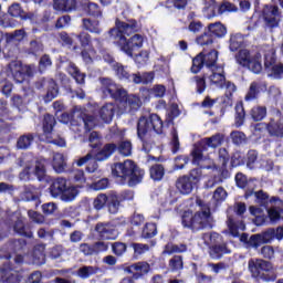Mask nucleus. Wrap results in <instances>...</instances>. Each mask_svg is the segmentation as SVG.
I'll use <instances>...</instances> for the list:
<instances>
[{"label":"nucleus","mask_w":283,"mask_h":283,"mask_svg":"<svg viewBox=\"0 0 283 283\" xmlns=\"http://www.w3.org/2000/svg\"><path fill=\"white\" fill-rule=\"evenodd\" d=\"M230 234L232 238H238L240 235V231H244V222L235 220L233 217H228L227 221Z\"/></svg>","instance_id":"393cba45"},{"label":"nucleus","mask_w":283,"mask_h":283,"mask_svg":"<svg viewBox=\"0 0 283 283\" xmlns=\"http://www.w3.org/2000/svg\"><path fill=\"white\" fill-rule=\"evenodd\" d=\"M163 133V119L157 114H151L149 117H140L137 124V135L144 142V149H147L146 138L154 134Z\"/></svg>","instance_id":"39448f33"},{"label":"nucleus","mask_w":283,"mask_h":283,"mask_svg":"<svg viewBox=\"0 0 283 283\" xmlns=\"http://www.w3.org/2000/svg\"><path fill=\"white\" fill-rule=\"evenodd\" d=\"M95 231L99 240H116V238H118V230H116V226L109 222H98L95 226Z\"/></svg>","instance_id":"4468645a"},{"label":"nucleus","mask_w":283,"mask_h":283,"mask_svg":"<svg viewBox=\"0 0 283 283\" xmlns=\"http://www.w3.org/2000/svg\"><path fill=\"white\" fill-rule=\"evenodd\" d=\"M210 85H214V87H224V83L227 77H224V69L214 67L211 70V74L209 75Z\"/></svg>","instance_id":"4be33fe9"},{"label":"nucleus","mask_w":283,"mask_h":283,"mask_svg":"<svg viewBox=\"0 0 283 283\" xmlns=\"http://www.w3.org/2000/svg\"><path fill=\"white\" fill-rule=\"evenodd\" d=\"M242 43H244V38L242 34H234L230 38V50L231 52L238 51L241 46Z\"/></svg>","instance_id":"de8ad7c7"},{"label":"nucleus","mask_w":283,"mask_h":283,"mask_svg":"<svg viewBox=\"0 0 283 283\" xmlns=\"http://www.w3.org/2000/svg\"><path fill=\"white\" fill-rule=\"evenodd\" d=\"M122 103L124 107V112L126 114H134V112H138L143 105V101L138 95H128L126 92V96L123 99H117Z\"/></svg>","instance_id":"2eb2a0df"},{"label":"nucleus","mask_w":283,"mask_h":283,"mask_svg":"<svg viewBox=\"0 0 283 283\" xmlns=\"http://www.w3.org/2000/svg\"><path fill=\"white\" fill-rule=\"evenodd\" d=\"M99 83L102 85L101 92L104 96H111L115 101H123L127 96V91L123 86L114 83L111 78L101 77Z\"/></svg>","instance_id":"9d476101"},{"label":"nucleus","mask_w":283,"mask_h":283,"mask_svg":"<svg viewBox=\"0 0 283 283\" xmlns=\"http://www.w3.org/2000/svg\"><path fill=\"white\" fill-rule=\"evenodd\" d=\"M73 118H80L86 129V132H91L96 127V118L94 116L88 115L83 112L81 106H75L73 108Z\"/></svg>","instance_id":"f3484780"},{"label":"nucleus","mask_w":283,"mask_h":283,"mask_svg":"<svg viewBox=\"0 0 283 283\" xmlns=\"http://www.w3.org/2000/svg\"><path fill=\"white\" fill-rule=\"evenodd\" d=\"M208 30L210 34L217 36L218 39H222V36H227V27L222 24V22H214L208 25Z\"/></svg>","instance_id":"2f4dec72"},{"label":"nucleus","mask_w":283,"mask_h":283,"mask_svg":"<svg viewBox=\"0 0 283 283\" xmlns=\"http://www.w3.org/2000/svg\"><path fill=\"white\" fill-rule=\"evenodd\" d=\"M255 202L258 205H264L269 200V193L264 192L263 190H259L254 192Z\"/></svg>","instance_id":"774afa93"},{"label":"nucleus","mask_w":283,"mask_h":283,"mask_svg":"<svg viewBox=\"0 0 283 283\" xmlns=\"http://www.w3.org/2000/svg\"><path fill=\"white\" fill-rule=\"evenodd\" d=\"M133 249L135 256L137 258V255H143V253H147V251H149V245L143 243H133Z\"/></svg>","instance_id":"0e129e2a"},{"label":"nucleus","mask_w":283,"mask_h":283,"mask_svg":"<svg viewBox=\"0 0 283 283\" xmlns=\"http://www.w3.org/2000/svg\"><path fill=\"white\" fill-rule=\"evenodd\" d=\"M165 176V167L163 165H154L150 168V178L153 180H163V177Z\"/></svg>","instance_id":"a18cd8bd"},{"label":"nucleus","mask_w":283,"mask_h":283,"mask_svg":"<svg viewBox=\"0 0 283 283\" xmlns=\"http://www.w3.org/2000/svg\"><path fill=\"white\" fill-rule=\"evenodd\" d=\"M132 81L133 83H136V84L144 83L145 85H147V83H151L154 81V73L149 72V73H144L143 75L133 74Z\"/></svg>","instance_id":"ea45409f"},{"label":"nucleus","mask_w":283,"mask_h":283,"mask_svg":"<svg viewBox=\"0 0 283 283\" xmlns=\"http://www.w3.org/2000/svg\"><path fill=\"white\" fill-rule=\"evenodd\" d=\"M275 54V51L273 49L269 48L268 53H265V61H264V66L265 70H269L274 63H275V57L273 56Z\"/></svg>","instance_id":"052dcab7"},{"label":"nucleus","mask_w":283,"mask_h":283,"mask_svg":"<svg viewBox=\"0 0 283 283\" xmlns=\"http://www.w3.org/2000/svg\"><path fill=\"white\" fill-rule=\"evenodd\" d=\"M76 196H78V188L76 186L69 185L66 189H64L60 199L63 202H72L73 200H76Z\"/></svg>","instance_id":"473e14b6"},{"label":"nucleus","mask_w":283,"mask_h":283,"mask_svg":"<svg viewBox=\"0 0 283 283\" xmlns=\"http://www.w3.org/2000/svg\"><path fill=\"white\" fill-rule=\"evenodd\" d=\"M230 137L234 145H243V143H247V135L240 130H234L230 134Z\"/></svg>","instance_id":"3c124183"},{"label":"nucleus","mask_w":283,"mask_h":283,"mask_svg":"<svg viewBox=\"0 0 283 283\" xmlns=\"http://www.w3.org/2000/svg\"><path fill=\"white\" fill-rule=\"evenodd\" d=\"M48 159L40 158L34 161V159L31 157V171L36 176L38 180H43L45 178V175L48 174Z\"/></svg>","instance_id":"a211bd4d"},{"label":"nucleus","mask_w":283,"mask_h":283,"mask_svg":"<svg viewBox=\"0 0 283 283\" xmlns=\"http://www.w3.org/2000/svg\"><path fill=\"white\" fill-rule=\"evenodd\" d=\"M149 61V52L142 51L139 54L135 55V63L137 65H145Z\"/></svg>","instance_id":"69168bd1"},{"label":"nucleus","mask_w":283,"mask_h":283,"mask_svg":"<svg viewBox=\"0 0 283 283\" xmlns=\"http://www.w3.org/2000/svg\"><path fill=\"white\" fill-rule=\"evenodd\" d=\"M116 151V144H106L96 155L95 160L103 161L107 160L112 154Z\"/></svg>","instance_id":"c756f323"},{"label":"nucleus","mask_w":283,"mask_h":283,"mask_svg":"<svg viewBox=\"0 0 283 283\" xmlns=\"http://www.w3.org/2000/svg\"><path fill=\"white\" fill-rule=\"evenodd\" d=\"M107 249H109V242L96 241L95 243H93L94 255H98V253H104V251H107Z\"/></svg>","instance_id":"6e6d98bb"},{"label":"nucleus","mask_w":283,"mask_h":283,"mask_svg":"<svg viewBox=\"0 0 283 283\" xmlns=\"http://www.w3.org/2000/svg\"><path fill=\"white\" fill-rule=\"evenodd\" d=\"M248 268L252 277L264 280V282H275V280H277V274L269 261L251 259L248 263Z\"/></svg>","instance_id":"423d86ee"},{"label":"nucleus","mask_w":283,"mask_h":283,"mask_svg":"<svg viewBox=\"0 0 283 283\" xmlns=\"http://www.w3.org/2000/svg\"><path fill=\"white\" fill-rule=\"evenodd\" d=\"M83 27L88 32H93L94 34H101V28L98 27V21L96 20L83 19Z\"/></svg>","instance_id":"c03bdc74"},{"label":"nucleus","mask_w":283,"mask_h":283,"mask_svg":"<svg viewBox=\"0 0 283 283\" xmlns=\"http://www.w3.org/2000/svg\"><path fill=\"white\" fill-rule=\"evenodd\" d=\"M211 209L203 206L200 210L195 213L185 212L182 214V227L191 229V231H202L207 227H211Z\"/></svg>","instance_id":"20e7f679"},{"label":"nucleus","mask_w":283,"mask_h":283,"mask_svg":"<svg viewBox=\"0 0 283 283\" xmlns=\"http://www.w3.org/2000/svg\"><path fill=\"white\" fill-rule=\"evenodd\" d=\"M228 196L227 190H224L222 187H218L214 190L212 198L216 202H224Z\"/></svg>","instance_id":"13d9d810"},{"label":"nucleus","mask_w":283,"mask_h":283,"mask_svg":"<svg viewBox=\"0 0 283 283\" xmlns=\"http://www.w3.org/2000/svg\"><path fill=\"white\" fill-rule=\"evenodd\" d=\"M34 143V135L27 134L19 137L17 142L18 149H28Z\"/></svg>","instance_id":"58836bf2"},{"label":"nucleus","mask_w":283,"mask_h":283,"mask_svg":"<svg viewBox=\"0 0 283 283\" xmlns=\"http://www.w3.org/2000/svg\"><path fill=\"white\" fill-rule=\"evenodd\" d=\"M18 165L20 167L24 166V169L19 175L20 180H24V181L30 180V177L33 174L32 172V156L25 155L23 157H20L18 159Z\"/></svg>","instance_id":"6ab92c4d"},{"label":"nucleus","mask_w":283,"mask_h":283,"mask_svg":"<svg viewBox=\"0 0 283 283\" xmlns=\"http://www.w3.org/2000/svg\"><path fill=\"white\" fill-rule=\"evenodd\" d=\"M67 72H69V74H71V76H73V78L80 85H83V83H85V74L81 73V71H78V67H76V64L70 63L69 67H67Z\"/></svg>","instance_id":"e433bc0d"},{"label":"nucleus","mask_w":283,"mask_h":283,"mask_svg":"<svg viewBox=\"0 0 283 283\" xmlns=\"http://www.w3.org/2000/svg\"><path fill=\"white\" fill-rule=\"evenodd\" d=\"M273 240H283V228L277 227L275 228H269L268 230L258 233L252 234L249 238L248 247H251L252 249H259L261 244H271Z\"/></svg>","instance_id":"0eeeda50"},{"label":"nucleus","mask_w":283,"mask_h":283,"mask_svg":"<svg viewBox=\"0 0 283 283\" xmlns=\"http://www.w3.org/2000/svg\"><path fill=\"white\" fill-rule=\"evenodd\" d=\"M262 90H266V84L264 82H252L245 95V101H254Z\"/></svg>","instance_id":"a878e982"},{"label":"nucleus","mask_w":283,"mask_h":283,"mask_svg":"<svg viewBox=\"0 0 283 283\" xmlns=\"http://www.w3.org/2000/svg\"><path fill=\"white\" fill-rule=\"evenodd\" d=\"M82 6H83L84 10H86L88 12V14H91L92 17H101L102 15L98 4L85 0L82 3Z\"/></svg>","instance_id":"a19ab883"},{"label":"nucleus","mask_w":283,"mask_h":283,"mask_svg":"<svg viewBox=\"0 0 283 283\" xmlns=\"http://www.w3.org/2000/svg\"><path fill=\"white\" fill-rule=\"evenodd\" d=\"M202 240L205 242V244H207V247H209V244H218V240H220V234L217 232H212V233H206L202 235Z\"/></svg>","instance_id":"4d7b16f0"},{"label":"nucleus","mask_w":283,"mask_h":283,"mask_svg":"<svg viewBox=\"0 0 283 283\" xmlns=\"http://www.w3.org/2000/svg\"><path fill=\"white\" fill-rule=\"evenodd\" d=\"M118 151L122 156H132V142H122L118 145Z\"/></svg>","instance_id":"bf43d9fd"},{"label":"nucleus","mask_w":283,"mask_h":283,"mask_svg":"<svg viewBox=\"0 0 283 283\" xmlns=\"http://www.w3.org/2000/svg\"><path fill=\"white\" fill-rule=\"evenodd\" d=\"M67 186H69L67 185V179H65V178L55 179L49 188V191H50L52 198L61 197L63 191H65Z\"/></svg>","instance_id":"5701e85b"},{"label":"nucleus","mask_w":283,"mask_h":283,"mask_svg":"<svg viewBox=\"0 0 283 283\" xmlns=\"http://www.w3.org/2000/svg\"><path fill=\"white\" fill-rule=\"evenodd\" d=\"M235 61L242 67H248L254 74L262 72V54L255 53L251 55V52L247 49H241L237 55Z\"/></svg>","instance_id":"6e6552de"},{"label":"nucleus","mask_w":283,"mask_h":283,"mask_svg":"<svg viewBox=\"0 0 283 283\" xmlns=\"http://www.w3.org/2000/svg\"><path fill=\"white\" fill-rule=\"evenodd\" d=\"M52 167L56 174H63L67 168V161H65V156L61 153H55L53 155Z\"/></svg>","instance_id":"bb28decb"},{"label":"nucleus","mask_w":283,"mask_h":283,"mask_svg":"<svg viewBox=\"0 0 283 283\" xmlns=\"http://www.w3.org/2000/svg\"><path fill=\"white\" fill-rule=\"evenodd\" d=\"M182 266L184 263L182 258L180 255H175L169 260L168 269H170V271H182Z\"/></svg>","instance_id":"49530a36"},{"label":"nucleus","mask_w":283,"mask_h":283,"mask_svg":"<svg viewBox=\"0 0 283 283\" xmlns=\"http://www.w3.org/2000/svg\"><path fill=\"white\" fill-rule=\"evenodd\" d=\"M113 70L116 76H118V78H120L122 81H133L132 75L127 71V67H125L123 64L113 63Z\"/></svg>","instance_id":"f704fd0d"},{"label":"nucleus","mask_w":283,"mask_h":283,"mask_svg":"<svg viewBox=\"0 0 283 283\" xmlns=\"http://www.w3.org/2000/svg\"><path fill=\"white\" fill-rule=\"evenodd\" d=\"M261 19L266 30H274L280 25V8L273 4H265L262 10Z\"/></svg>","instance_id":"f8f14e48"},{"label":"nucleus","mask_w":283,"mask_h":283,"mask_svg":"<svg viewBox=\"0 0 283 283\" xmlns=\"http://www.w3.org/2000/svg\"><path fill=\"white\" fill-rule=\"evenodd\" d=\"M107 200L108 198L106 197V195L104 193L98 195L93 201L94 209H96L97 211H101V209H103V207L107 205Z\"/></svg>","instance_id":"5fc2aeb1"},{"label":"nucleus","mask_w":283,"mask_h":283,"mask_svg":"<svg viewBox=\"0 0 283 283\" xmlns=\"http://www.w3.org/2000/svg\"><path fill=\"white\" fill-rule=\"evenodd\" d=\"M8 76H12L15 83H23L25 76H34V66L22 65L19 61H13L7 66Z\"/></svg>","instance_id":"1a4fd4ad"},{"label":"nucleus","mask_w":283,"mask_h":283,"mask_svg":"<svg viewBox=\"0 0 283 283\" xmlns=\"http://www.w3.org/2000/svg\"><path fill=\"white\" fill-rule=\"evenodd\" d=\"M115 25V29L109 30V36L114 39L115 43L122 48L127 56H134L136 50L143 48L145 39L140 34H135L129 40H127L126 36L138 32V22H136V20L123 22L117 19Z\"/></svg>","instance_id":"f257e3e1"},{"label":"nucleus","mask_w":283,"mask_h":283,"mask_svg":"<svg viewBox=\"0 0 283 283\" xmlns=\"http://www.w3.org/2000/svg\"><path fill=\"white\" fill-rule=\"evenodd\" d=\"M112 251L115 253V255H123V253L127 251V244L123 242L112 243Z\"/></svg>","instance_id":"e2e57ef3"},{"label":"nucleus","mask_w":283,"mask_h":283,"mask_svg":"<svg viewBox=\"0 0 283 283\" xmlns=\"http://www.w3.org/2000/svg\"><path fill=\"white\" fill-rule=\"evenodd\" d=\"M260 254L262 258H265V260H273V258H275V249H273V245H263L260 250Z\"/></svg>","instance_id":"864d4df0"},{"label":"nucleus","mask_w":283,"mask_h":283,"mask_svg":"<svg viewBox=\"0 0 283 283\" xmlns=\"http://www.w3.org/2000/svg\"><path fill=\"white\" fill-rule=\"evenodd\" d=\"M41 196V190L34 186H24V191L22 193V198L24 200H38Z\"/></svg>","instance_id":"72a5a7b5"},{"label":"nucleus","mask_w":283,"mask_h":283,"mask_svg":"<svg viewBox=\"0 0 283 283\" xmlns=\"http://www.w3.org/2000/svg\"><path fill=\"white\" fill-rule=\"evenodd\" d=\"M193 181L187 177V175L179 177L176 180V189L182 196H189L193 191Z\"/></svg>","instance_id":"412c9836"},{"label":"nucleus","mask_w":283,"mask_h":283,"mask_svg":"<svg viewBox=\"0 0 283 283\" xmlns=\"http://www.w3.org/2000/svg\"><path fill=\"white\" fill-rule=\"evenodd\" d=\"M54 125H56L54 116L50 114L44 115L43 132L48 138V143L57 145V147H65V139L63 137H56L55 135L50 136V134H52V129H54Z\"/></svg>","instance_id":"ddd939ff"},{"label":"nucleus","mask_w":283,"mask_h":283,"mask_svg":"<svg viewBox=\"0 0 283 283\" xmlns=\"http://www.w3.org/2000/svg\"><path fill=\"white\" fill-rule=\"evenodd\" d=\"M38 87H45L46 95L44 97L45 103H50V101H54L56 96H59V86L56 82L52 78H42L38 82Z\"/></svg>","instance_id":"dca6fc26"},{"label":"nucleus","mask_w":283,"mask_h":283,"mask_svg":"<svg viewBox=\"0 0 283 283\" xmlns=\"http://www.w3.org/2000/svg\"><path fill=\"white\" fill-rule=\"evenodd\" d=\"M218 62V51L212 50L208 54L199 53L193 60H192V66L191 72L192 74H198L206 65L207 67L213 70L216 69V63Z\"/></svg>","instance_id":"9b49d317"},{"label":"nucleus","mask_w":283,"mask_h":283,"mask_svg":"<svg viewBox=\"0 0 283 283\" xmlns=\"http://www.w3.org/2000/svg\"><path fill=\"white\" fill-rule=\"evenodd\" d=\"M33 264H45V244H38L33 249Z\"/></svg>","instance_id":"c85d7f7f"},{"label":"nucleus","mask_w":283,"mask_h":283,"mask_svg":"<svg viewBox=\"0 0 283 283\" xmlns=\"http://www.w3.org/2000/svg\"><path fill=\"white\" fill-rule=\"evenodd\" d=\"M222 143H224V135L220 133L214 134L211 137H205L196 143L191 150L192 165H197L201 169H213L214 171H218L219 168L216 163H213L211 158L205 157L202 153L207 151L209 147L210 149H218Z\"/></svg>","instance_id":"f03ea898"},{"label":"nucleus","mask_w":283,"mask_h":283,"mask_svg":"<svg viewBox=\"0 0 283 283\" xmlns=\"http://www.w3.org/2000/svg\"><path fill=\"white\" fill-rule=\"evenodd\" d=\"M17 280V273L12 272V269H0V282L14 283Z\"/></svg>","instance_id":"4c0bfd02"},{"label":"nucleus","mask_w":283,"mask_h":283,"mask_svg":"<svg viewBox=\"0 0 283 283\" xmlns=\"http://www.w3.org/2000/svg\"><path fill=\"white\" fill-rule=\"evenodd\" d=\"M114 114H116V105L114 103H107L99 108V118L104 123H112Z\"/></svg>","instance_id":"b1692460"},{"label":"nucleus","mask_w":283,"mask_h":283,"mask_svg":"<svg viewBox=\"0 0 283 283\" xmlns=\"http://www.w3.org/2000/svg\"><path fill=\"white\" fill-rule=\"evenodd\" d=\"M109 203H108V211L109 213H118V207H120V201L118 199V195H111L109 198Z\"/></svg>","instance_id":"8fccbe9b"},{"label":"nucleus","mask_w":283,"mask_h":283,"mask_svg":"<svg viewBox=\"0 0 283 283\" xmlns=\"http://www.w3.org/2000/svg\"><path fill=\"white\" fill-rule=\"evenodd\" d=\"M149 263L147 262H137L132 264L130 266L126 268V273H132L133 277L135 280H138V277H143V275H147V273L150 271Z\"/></svg>","instance_id":"aec40b11"},{"label":"nucleus","mask_w":283,"mask_h":283,"mask_svg":"<svg viewBox=\"0 0 283 283\" xmlns=\"http://www.w3.org/2000/svg\"><path fill=\"white\" fill-rule=\"evenodd\" d=\"M268 130L272 136L283 137V119H273L268 125Z\"/></svg>","instance_id":"7c9ffc66"},{"label":"nucleus","mask_w":283,"mask_h":283,"mask_svg":"<svg viewBox=\"0 0 283 283\" xmlns=\"http://www.w3.org/2000/svg\"><path fill=\"white\" fill-rule=\"evenodd\" d=\"M112 174L118 185H128V187H136L143 182L145 170L138 168L136 163L132 159H126L123 163H117L112 168Z\"/></svg>","instance_id":"7ed1b4c3"},{"label":"nucleus","mask_w":283,"mask_h":283,"mask_svg":"<svg viewBox=\"0 0 283 283\" xmlns=\"http://www.w3.org/2000/svg\"><path fill=\"white\" fill-rule=\"evenodd\" d=\"M98 273V268L92 265H84L77 270V277L82 280H87V277H92V275H96Z\"/></svg>","instance_id":"c9c22d12"},{"label":"nucleus","mask_w":283,"mask_h":283,"mask_svg":"<svg viewBox=\"0 0 283 283\" xmlns=\"http://www.w3.org/2000/svg\"><path fill=\"white\" fill-rule=\"evenodd\" d=\"M227 253H231V250L227 248V244H214L210 247L209 255L212 260H220Z\"/></svg>","instance_id":"cd10ccee"},{"label":"nucleus","mask_w":283,"mask_h":283,"mask_svg":"<svg viewBox=\"0 0 283 283\" xmlns=\"http://www.w3.org/2000/svg\"><path fill=\"white\" fill-rule=\"evenodd\" d=\"M158 233V228L156 227V223H146V226L143 229L142 237L149 239L154 238Z\"/></svg>","instance_id":"09e8293b"},{"label":"nucleus","mask_w":283,"mask_h":283,"mask_svg":"<svg viewBox=\"0 0 283 283\" xmlns=\"http://www.w3.org/2000/svg\"><path fill=\"white\" fill-rule=\"evenodd\" d=\"M247 114L244 113V105L239 103L235 105V125L237 127H242L244 125V118Z\"/></svg>","instance_id":"79ce46f5"},{"label":"nucleus","mask_w":283,"mask_h":283,"mask_svg":"<svg viewBox=\"0 0 283 283\" xmlns=\"http://www.w3.org/2000/svg\"><path fill=\"white\" fill-rule=\"evenodd\" d=\"M251 117L255 122H260L266 117V107L264 106H254L251 109Z\"/></svg>","instance_id":"37998d69"},{"label":"nucleus","mask_w":283,"mask_h":283,"mask_svg":"<svg viewBox=\"0 0 283 283\" xmlns=\"http://www.w3.org/2000/svg\"><path fill=\"white\" fill-rule=\"evenodd\" d=\"M14 231L20 235H25V238H32V232L25 230V224L22 220H18L14 224Z\"/></svg>","instance_id":"603ef678"},{"label":"nucleus","mask_w":283,"mask_h":283,"mask_svg":"<svg viewBox=\"0 0 283 283\" xmlns=\"http://www.w3.org/2000/svg\"><path fill=\"white\" fill-rule=\"evenodd\" d=\"M29 50L31 54H39L43 50V43H41V41H38V40H32L30 42Z\"/></svg>","instance_id":"338daca9"},{"label":"nucleus","mask_w":283,"mask_h":283,"mask_svg":"<svg viewBox=\"0 0 283 283\" xmlns=\"http://www.w3.org/2000/svg\"><path fill=\"white\" fill-rule=\"evenodd\" d=\"M171 136H172V138L170 142V145H171L172 154H178V151L180 149V139H178V132L172 130Z\"/></svg>","instance_id":"680f3d73"}]
</instances>
